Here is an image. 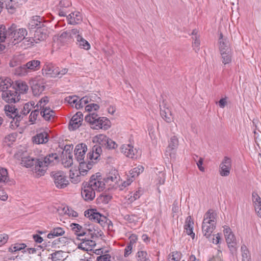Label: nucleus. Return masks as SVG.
<instances>
[{"label":"nucleus","mask_w":261,"mask_h":261,"mask_svg":"<svg viewBox=\"0 0 261 261\" xmlns=\"http://www.w3.org/2000/svg\"><path fill=\"white\" fill-rule=\"evenodd\" d=\"M111 256L109 254L100 255L97 257L96 261H111Z\"/></svg>","instance_id":"nucleus-64"},{"label":"nucleus","mask_w":261,"mask_h":261,"mask_svg":"<svg viewBox=\"0 0 261 261\" xmlns=\"http://www.w3.org/2000/svg\"><path fill=\"white\" fill-rule=\"evenodd\" d=\"M89 97L84 96L79 100H77V103L75 104V108L80 109L84 107V106L89 102Z\"/></svg>","instance_id":"nucleus-55"},{"label":"nucleus","mask_w":261,"mask_h":261,"mask_svg":"<svg viewBox=\"0 0 261 261\" xmlns=\"http://www.w3.org/2000/svg\"><path fill=\"white\" fill-rule=\"evenodd\" d=\"M88 233L87 236L90 239L98 238L102 234V231L98 227H95L92 225H88Z\"/></svg>","instance_id":"nucleus-27"},{"label":"nucleus","mask_w":261,"mask_h":261,"mask_svg":"<svg viewBox=\"0 0 261 261\" xmlns=\"http://www.w3.org/2000/svg\"><path fill=\"white\" fill-rule=\"evenodd\" d=\"M67 19L69 24L74 25L82 21L83 16L80 12L74 11L67 16Z\"/></svg>","instance_id":"nucleus-23"},{"label":"nucleus","mask_w":261,"mask_h":261,"mask_svg":"<svg viewBox=\"0 0 261 261\" xmlns=\"http://www.w3.org/2000/svg\"><path fill=\"white\" fill-rule=\"evenodd\" d=\"M81 195L85 201H91L95 197V191L84 183L82 188Z\"/></svg>","instance_id":"nucleus-18"},{"label":"nucleus","mask_w":261,"mask_h":261,"mask_svg":"<svg viewBox=\"0 0 261 261\" xmlns=\"http://www.w3.org/2000/svg\"><path fill=\"white\" fill-rule=\"evenodd\" d=\"M34 143L36 144H44L48 141V135L45 132L37 134L32 138Z\"/></svg>","instance_id":"nucleus-25"},{"label":"nucleus","mask_w":261,"mask_h":261,"mask_svg":"<svg viewBox=\"0 0 261 261\" xmlns=\"http://www.w3.org/2000/svg\"><path fill=\"white\" fill-rule=\"evenodd\" d=\"M120 150L122 153L129 158L135 159L137 157L138 151L132 145L123 144L120 147Z\"/></svg>","instance_id":"nucleus-15"},{"label":"nucleus","mask_w":261,"mask_h":261,"mask_svg":"<svg viewBox=\"0 0 261 261\" xmlns=\"http://www.w3.org/2000/svg\"><path fill=\"white\" fill-rule=\"evenodd\" d=\"M26 245L23 243L21 244H15L12 245L9 249V251L11 252H15L24 249L26 247Z\"/></svg>","instance_id":"nucleus-50"},{"label":"nucleus","mask_w":261,"mask_h":261,"mask_svg":"<svg viewBox=\"0 0 261 261\" xmlns=\"http://www.w3.org/2000/svg\"><path fill=\"white\" fill-rule=\"evenodd\" d=\"M117 147L116 143L112 139L108 138L105 147L108 149H115Z\"/></svg>","instance_id":"nucleus-59"},{"label":"nucleus","mask_w":261,"mask_h":261,"mask_svg":"<svg viewBox=\"0 0 261 261\" xmlns=\"http://www.w3.org/2000/svg\"><path fill=\"white\" fill-rule=\"evenodd\" d=\"M193 225L194 222L191 216H188L186 220L185 225V229L187 234L191 237L193 239L195 237V233L193 232Z\"/></svg>","instance_id":"nucleus-29"},{"label":"nucleus","mask_w":261,"mask_h":261,"mask_svg":"<svg viewBox=\"0 0 261 261\" xmlns=\"http://www.w3.org/2000/svg\"><path fill=\"white\" fill-rule=\"evenodd\" d=\"M48 98L47 97H44L38 101L36 106V107L39 108L40 110L41 109H44V108L46 107V105L47 103H48Z\"/></svg>","instance_id":"nucleus-53"},{"label":"nucleus","mask_w":261,"mask_h":261,"mask_svg":"<svg viewBox=\"0 0 261 261\" xmlns=\"http://www.w3.org/2000/svg\"><path fill=\"white\" fill-rule=\"evenodd\" d=\"M96 138L97 142L99 144L98 145L105 147L108 137L103 134H99L96 136Z\"/></svg>","instance_id":"nucleus-52"},{"label":"nucleus","mask_w":261,"mask_h":261,"mask_svg":"<svg viewBox=\"0 0 261 261\" xmlns=\"http://www.w3.org/2000/svg\"><path fill=\"white\" fill-rule=\"evenodd\" d=\"M223 232L230 250L231 251H236L237 241L230 228L226 225L223 226Z\"/></svg>","instance_id":"nucleus-9"},{"label":"nucleus","mask_w":261,"mask_h":261,"mask_svg":"<svg viewBox=\"0 0 261 261\" xmlns=\"http://www.w3.org/2000/svg\"><path fill=\"white\" fill-rule=\"evenodd\" d=\"M194 36L192 37V39L194 40L193 42V47H194L195 51L199 50V46L200 45V36L197 35V34H193Z\"/></svg>","instance_id":"nucleus-51"},{"label":"nucleus","mask_w":261,"mask_h":261,"mask_svg":"<svg viewBox=\"0 0 261 261\" xmlns=\"http://www.w3.org/2000/svg\"><path fill=\"white\" fill-rule=\"evenodd\" d=\"M99 108V106L97 104L92 103L87 105L85 107V110L88 112H92L93 110L96 111L98 110Z\"/></svg>","instance_id":"nucleus-61"},{"label":"nucleus","mask_w":261,"mask_h":261,"mask_svg":"<svg viewBox=\"0 0 261 261\" xmlns=\"http://www.w3.org/2000/svg\"><path fill=\"white\" fill-rule=\"evenodd\" d=\"M82 240L83 242L78 245L77 248L84 251H89L92 249V248L96 246V243L94 241L90 240L89 237L87 239H79Z\"/></svg>","instance_id":"nucleus-22"},{"label":"nucleus","mask_w":261,"mask_h":261,"mask_svg":"<svg viewBox=\"0 0 261 261\" xmlns=\"http://www.w3.org/2000/svg\"><path fill=\"white\" fill-rule=\"evenodd\" d=\"M9 180L7 170L4 168H0V184H5Z\"/></svg>","instance_id":"nucleus-44"},{"label":"nucleus","mask_w":261,"mask_h":261,"mask_svg":"<svg viewBox=\"0 0 261 261\" xmlns=\"http://www.w3.org/2000/svg\"><path fill=\"white\" fill-rule=\"evenodd\" d=\"M31 88L34 95H39L45 89L43 80L35 78L31 82Z\"/></svg>","instance_id":"nucleus-14"},{"label":"nucleus","mask_w":261,"mask_h":261,"mask_svg":"<svg viewBox=\"0 0 261 261\" xmlns=\"http://www.w3.org/2000/svg\"><path fill=\"white\" fill-rule=\"evenodd\" d=\"M58 67L55 66L52 63H46L43 66L42 71L44 75L51 77H56L58 76L59 71Z\"/></svg>","instance_id":"nucleus-13"},{"label":"nucleus","mask_w":261,"mask_h":261,"mask_svg":"<svg viewBox=\"0 0 261 261\" xmlns=\"http://www.w3.org/2000/svg\"><path fill=\"white\" fill-rule=\"evenodd\" d=\"M216 214L213 211L208 210L204 215L202 225V233L206 238L211 237V234L216 227Z\"/></svg>","instance_id":"nucleus-2"},{"label":"nucleus","mask_w":261,"mask_h":261,"mask_svg":"<svg viewBox=\"0 0 261 261\" xmlns=\"http://www.w3.org/2000/svg\"><path fill=\"white\" fill-rule=\"evenodd\" d=\"M42 18L39 16L32 17L28 25V29L30 32L35 33H45L49 32L47 27L44 25L42 21Z\"/></svg>","instance_id":"nucleus-4"},{"label":"nucleus","mask_w":261,"mask_h":261,"mask_svg":"<svg viewBox=\"0 0 261 261\" xmlns=\"http://www.w3.org/2000/svg\"><path fill=\"white\" fill-rule=\"evenodd\" d=\"M173 117L170 110L168 108L164 109V120L169 123L172 121Z\"/></svg>","instance_id":"nucleus-56"},{"label":"nucleus","mask_w":261,"mask_h":261,"mask_svg":"<svg viewBox=\"0 0 261 261\" xmlns=\"http://www.w3.org/2000/svg\"><path fill=\"white\" fill-rule=\"evenodd\" d=\"M2 97L8 103H16L20 99V94L14 87H11L6 91H3Z\"/></svg>","instance_id":"nucleus-10"},{"label":"nucleus","mask_w":261,"mask_h":261,"mask_svg":"<svg viewBox=\"0 0 261 261\" xmlns=\"http://www.w3.org/2000/svg\"><path fill=\"white\" fill-rule=\"evenodd\" d=\"M169 261H179L180 257L177 252H173L172 254H169Z\"/></svg>","instance_id":"nucleus-63"},{"label":"nucleus","mask_w":261,"mask_h":261,"mask_svg":"<svg viewBox=\"0 0 261 261\" xmlns=\"http://www.w3.org/2000/svg\"><path fill=\"white\" fill-rule=\"evenodd\" d=\"M242 261H251V257L250 251L245 245H243L241 248Z\"/></svg>","instance_id":"nucleus-40"},{"label":"nucleus","mask_w":261,"mask_h":261,"mask_svg":"<svg viewBox=\"0 0 261 261\" xmlns=\"http://www.w3.org/2000/svg\"><path fill=\"white\" fill-rule=\"evenodd\" d=\"M178 145V141L176 137L172 136L170 138L169 141V144L168 148L171 150H173L177 148Z\"/></svg>","instance_id":"nucleus-48"},{"label":"nucleus","mask_w":261,"mask_h":261,"mask_svg":"<svg viewBox=\"0 0 261 261\" xmlns=\"http://www.w3.org/2000/svg\"><path fill=\"white\" fill-rule=\"evenodd\" d=\"M77 41L79 42V45L83 49L89 50L90 48V45L89 43L83 37L78 34L76 36Z\"/></svg>","instance_id":"nucleus-41"},{"label":"nucleus","mask_w":261,"mask_h":261,"mask_svg":"<svg viewBox=\"0 0 261 261\" xmlns=\"http://www.w3.org/2000/svg\"><path fill=\"white\" fill-rule=\"evenodd\" d=\"M79 97L75 95L68 96L65 98V102L70 104L72 107L77 103Z\"/></svg>","instance_id":"nucleus-49"},{"label":"nucleus","mask_w":261,"mask_h":261,"mask_svg":"<svg viewBox=\"0 0 261 261\" xmlns=\"http://www.w3.org/2000/svg\"><path fill=\"white\" fill-rule=\"evenodd\" d=\"M155 172L158 177L156 178V186L159 193H161V190L160 189V186L163 184V180L162 178L163 177V172L162 171H159L158 168L156 169Z\"/></svg>","instance_id":"nucleus-43"},{"label":"nucleus","mask_w":261,"mask_h":261,"mask_svg":"<svg viewBox=\"0 0 261 261\" xmlns=\"http://www.w3.org/2000/svg\"><path fill=\"white\" fill-rule=\"evenodd\" d=\"M72 150V147L71 146L66 145L63 151V154L66 156V159H68L66 161L67 166H70L72 164V156L71 154Z\"/></svg>","instance_id":"nucleus-38"},{"label":"nucleus","mask_w":261,"mask_h":261,"mask_svg":"<svg viewBox=\"0 0 261 261\" xmlns=\"http://www.w3.org/2000/svg\"><path fill=\"white\" fill-rule=\"evenodd\" d=\"M39 114H40V110L39 108H37L36 109L31 112L29 116V121L31 122L32 123H34Z\"/></svg>","instance_id":"nucleus-54"},{"label":"nucleus","mask_w":261,"mask_h":261,"mask_svg":"<svg viewBox=\"0 0 261 261\" xmlns=\"http://www.w3.org/2000/svg\"><path fill=\"white\" fill-rule=\"evenodd\" d=\"M252 200L255 212L258 216L261 218V198L257 193L253 192L252 194Z\"/></svg>","instance_id":"nucleus-24"},{"label":"nucleus","mask_w":261,"mask_h":261,"mask_svg":"<svg viewBox=\"0 0 261 261\" xmlns=\"http://www.w3.org/2000/svg\"><path fill=\"white\" fill-rule=\"evenodd\" d=\"M71 3L67 0H62L58 5V9H64V8H68L71 6Z\"/></svg>","instance_id":"nucleus-60"},{"label":"nucleus","mask_w":261,"mask_h":261,"mask_svg":"<svg viewBox=\"0 0 261 261\" xmlns=\"http://www.w3.org/2000/svg\"><path fill=\"white\" fill-rule=\"evenodd\" d=\"M64 252L62 251H57L50 254L52 261H60L64 259L63 254Z\"/></svg>","instance_id":"nucleus-47"},{"label":"nucleus","mask_w":261,"mask_h":261,"mask_svg":"<svg viewBox=\"0 0 261 261\" xmlns=\"http://www.w3.org/2000/svg\"><path fill=\"white\" fill-rule=\"evenodd\" d=\"M85 184L95 192L103 191L105 188L106 185L99 173H97L96 175H92L89 181L85 182Z\"/></svg>","instance_id":"nucleus-6"},{"label":"nucleus","mask_w":261,"mask_h":261,"mask_svg":"<svg viewBox=\"0 0 261 261\" xmlns=\"http://www.w3.org/2000/svg\"><path fill=\"white\" fill-rule=\"evenodd\" d=\"M25 32H27L25 29L21 28L15 23H12L9 25L7 29L4 25H0V33H24Z\"/></svg>","instance_id":"nucleus-19"},{"label":"nucleus","mask_w":261,"mask_h":261,"mask_svg":"<svg viewBox=\"0 0 261 261\" xmlns=\"http://www.w3.org/2000/svg\"><path fill=\"white\" fill-rule=\"evenodd\" d=\"M40 115L46 121H50L54 119L55 116V112L49 107H45L44 109L40 110Z\"/></svg>","instance_id":"nucleus-26"},{"label":"nucleus","mask_w":261,"mask_h":261,"mask_svg":"<svg viewBox=\"0 0 261 261\" xmlns=\"http://www.w3.org/2000/svg\"><path fill=\"white\" fill-rule=\"evenodd\" d=\"M87 150V145L84 143H81L76 145L74 149V155L77 162H81L85 159Z\"/></svg>","instance_id":"nucleus-16"},{"label":"nucleus","mask_w":261,"mask_h":261,"mask_svg":"<svg viewBox=\"0 0 261 261\" xmlns=\"http://www.w3.org/2000/svg\"><path fill=\"white\" fill-rule=\"evenodd\" d=\"M5 111L6 115L12 119L11 123H14L16 126H18L20 121L22 119V116L18 115V110L12 106L7 105L5 106Z\"/></svg>","instance_id":"nucleus-8"},{"label":"nucleus","mask_w":261,"mask_h":261,"mask_svg":"<svg viewBox=\"0 0 261 261\" xmlns=\"http://www.w3.org/2000/svg\"><path fill=\"white\" fill-rule=\"evenodd\" d=\"M12 86L11 80L8 77H0V91L3 93L10 88Z\"/></svg>","instance_id":"nucleus-32"},{"label":"nucleus","mask_w":261,"mask_h":261,"mask_svg":"<svg viewBox=\"0 0 261 261\" xmlns=\"http://www.w3.org/2000/svg\"><path fill=\"white\" fill-rule=\"evenodd\" d=\"M46 34H0V41L7 42L8 44L15 45L22 41L25 46L33 45L43 40Z\"/></svg>","instance_id":"nucleus-1"},{"label":"nucleus","mask_w":261,"mask_h":261,"mask_svg":"<svg viewBox=\"0 0 261 261\" xmlns=\"http://www.w3.org/2000/svg\"><path fill=\"white\" fill-rule=\"evenodd\" d=\"M110 120L105 117H102L99 118L98 121H97V123L95 124V126L99 128L103 129H108L110 127Z\"/></svg>","instance_id":"nucleus-34"},{"label":"nucleus","mask_w":261,"mask_h":261,"mask_svg":"<svg viewBox=\"0 0 261 261\" xmlns=\"http://www.w3.org/2000/svg\"><path fill=\"white\" fill-rule=\"evenodd\" d=\"M78 162L79 163L80 173L83 175H84L87 173L86 162L85 161L84 159L83 161H81V162Z\"/></svg>","instance_id":"nucleus-57"},{"label":"nucleus","mask_w":261,"mask_h":261,"mask_svg":"<svg viewBox=\"0 0 261 261\" xmlns=\"http://www.w3.org/2000/svg\"><path fill=\"white\" fill-rule=\"evenodd\" d=\"M58 160V155L56 153H52L46 155L43 159H39V163L37 165V169L40 170L39 175H43L45 172L46 168L49 166L54 165Z\"/></svg>","instance_id":"nucleus-3"},{"label":"nucleus","mask_w":261,"mask_h":261,"mask_svg":"<svg viewBox=\"0 0 261 261\" xmlns=\"http://www.w3.org/2000/svg\"><path fill=\"white\" fill-rule=\"evenodd\" d=\"M144 171V167L142 166H138L134 168L129 171V174L132 178L138 176L141 173Z\"/></svg>","instance_id":"nucleus-45"},{"label":"nucleus","mask_w":261,"mask_h":261,"mask_svg":"<svg viewBox=\"0 0 261 261\" xmlns=\"http://www.w3.org/2000/svg\"><path fill=\"white\" fill-rule=\"evenodd\" d=\"M221 60L224 66L228 65L232 61V51L231 49H226L225 52L221 53Z\"/></svg>","instance_id":"nucleus-30"},{"label":"nucleus","mask_w":261,"mask_h":261,"mask_svg":"<svg viewBox=\"0 0 261 261\" xmlns=\"http://www.w3.org/2000/svg\"><path fill=\"white\" fill-rule=\"evenodd\" d=\"M26 67L27 66H25V64H24L22 66L16 68L14 72L15 74L20 76L27 75L29 72V69L26 68Z\"/></svg>","instance_id":"nucleus-42"},{"label":"nucleus","mask_w":261,"mask_h":261,"mask_svg":"<svg viewBox=\"0 0 261 261\" xmlns=\"http://www.w3.org/2000/svg\"><path fill=\"white\" fill-rule=\"evenodd\" d=\"M102 152V149L100 146L95 145L92 147V151L87 154V158L91 160H96L100 156Z\"/></svg>","instance_id":"nucleus-28"},{"label":"nucleus","mask_w":261,"mask_h":261,"mask_svg":"<svg viewBox=\"0 0 261 261\" xmlns=\"http://www.w3.org/2000/svg\"><path fill=\"white\" fill-rule=\"evenodd\" d=\"M83 114L81 112H77L72 116L69 124V130H74L79 127L83 120Z\"/></svg>","instance_id":"nucleus-17"},{"label":"nucleus","mask_w":261,"mask_h":261,"mask_svg":"<svg viewBox=\"0 0 261 261\" xmlns=\"http://www.w3.org/2000/svg\"><path fill=\"white\" fill-rule=\"evenodd\" d=\"M120 179L118 171L115 169H112L107 174L106 177L103 179L105 184L115 187Z\"/></svg>","instance_id":"nucleus-11"},{"label":"nucleus","mask_w":261,"mask_h":261,"mask_svg":"<svg viewBox=\"0 0 261 261\" xmlns=\"http://www.w3.org/2000/svg\"><path fill=\"white\" fill-rule=\"evenodd\" d=\"M219 50L220 52H225L226 49H231L228 40L226 38H224L223 34H220L219 38Z\"/></svg>","instance_id":"nucleus-31"},{"label":"nucleus","mask_w":261,"mask_h":261,"mask_svg":"<svg viewBox=\"0 0 261 261\" xmlns=\"http://www.w3.org/2000/svg\"><path fill=\"white\" fill-rule=\"evenodd\" d=\"M84 215L86 217L89 218V220L97 222L103 226H105V223L108 220L106 217L100 214L96 210L94 209L86 210L84 212Z\"/></svg>","instance_id":"nucleus-7"},{"label":"nucleus","mask_w":261,"mask_h":261,"mask_svg":"<svg viewBox=\"0 0 261 261\" xmlns=\"http://www.w3.org/2000/svg\"><path fill=\"white\" fill-rule=\"evenodd\" d=\"M34 104L35 103L34 102H27L24 104L22 109L18 110V115H21L23 118V117L29 114L32 108H34Z\"/></svg>","instance_id":"nucleus-33"},{"label":"nucleus","mask_w":261,"mask_h":261,"mask_svg":"<svg viewBox=\"0 0 261 261\" xmlns=\"http://www.w3.org/2000/svg\"><path fill=\"white\" fill-rule=\"evenodd\" d=\"M39 163V159H35L30 156L22 158L21 164L27 168L32 167L34 166V170L38 174L40 173V170L37 169V165Z\"/></svg>","instance_id":"nucleus-20"},{"label":"nucleus","mask_w":261,"mask_h":261,"mask_svg":"<svg viewBox=\"0 0 261 261\" xmlns=\"http://www.w3.org/2000/svg\"><path fill=\"white\" fill-rule=\"evenodd\" d=\"M50 175L53 178L56 187L58 189H64L69 184L67 176L62 171H53Z\"/></svg>","instance_id":"nucleus-5"},{"label":"nucleus","mask_w":261,"mask_h":261,"mask_svg":"<svg viewBox=\"0 0 261 261\" xmlns=\"http://www.w3.org/2000/svg\"><path fill=\"white\" fill-rule=\"evenodd\" d=\"M13 87L16 89V91H18L19 93H25L28 90V86L25 82L22 81H17Z\"/></svg>","instance_id":"nucleus-35"},{"label":"nucleus","mask_w":261,"mask_h":261,"mask_svg":"<svg viewBox=\"0 0 261 261\" xmlns=\"http://www.w3.org/2000/svg\"><path fill=\"white\" fill-rule=\"evenodd\" d=\"M231 168L230 158L225 156L219 166V173L222 176H227L230 174Z\"/></svg>","instance_id":"nucleus-12"},{"label":"nucleus","mask_w":261,"mask_h":261,"mask_svg":"<svg viewBox=\"0 0 261 261\" xmlns=\"http://www.w3.org/2000/svg\"><path fill=\"white\" fill-rule=\"evenodd\" d=\"M5 184H0V200L2 201H6L8 196L4 189L3 188Z\"/></svg>","instance_id":"nucleus-58"},{"label":"nucleus","mask_w":261,"mask_h":261,"mask_svg":"<svg viewBox=\"0 0 261 261\" xmlns=\"http://www.w3.org/2000/svg\"><path fill=\"white\" fill-rule=\"evenodd\" d=\"M210 241L212 242L213 243L215 244H219L220 240L221 239V236L220 234L218 233L216 234L211 235V237L208 238Z\"/></svg>","instance_id":"nucleus-62"},{"label":"nucleus","mask_w":261,"mask_h":261,"mask_svg":"<svg viewBox=\"0 0 261 261\" xmlns=\"http://www.w3.org/2000/svg\"><path fill=\"white\" fill-rule=\"evenodd\" d=\"M65 233V231L63 228L57 227L52 229L50 232L47 234L48 239H53L55 237L62 236Z\"/></svg>","instance_id":"nucleus-37"},{"label":"nucleus","mask_w":261,"mask_h":261,"mask_svg":"<svg viewBox=\"0 0 261 261\" xmlns=\"http://www.w3.org/2000/svg\"><path fill=\"white\" fill-rule=\"evenodd\" d=\"M137 258L138 261H148L149 256L145 251H139L137 252Z\"/></svg>","instance_id":"nucleus-46"},{"label":"nucleus","mask_w":261,"mask_h":261,"mask_svg":"<svg viewBox=\"0 0 261 261\" xmlns=\"http://www.w3.org/2000/svg\"><path fill=\"white\" fill-rule=\"evenodd\" d=\"M40 62L39 60H33L28 62L25 64L26 68L29 69V73L32 71H37L40 68Z\"/></svg>","instance_id":"nucleus-36"},{"label":"nucleus","mask_w":261,"mask_h":261,"mask_svg":"<svg viewBox=\"0 0 261 261\" xmlns=\"http://www.w3.org/2000/svg\"><path fill=\"white\" fill-rule=\"evenodd\" d=\"M100 117L95 112H93L85 116V121L91 124L95 125L98 121Z\"/></svg>","instance_id":"nucleus-39"},{"label":"nucleus","mask_w":261,"mask_h":261,"mask_svg":"<svg viewBox=\"0 0 261 261\" xmlns=\"http://www.w3.org/2000/svg\"><path fill=\"white\" fill-rule=\"evenodd\" d=\"M71 229L74 232V234L78 237H83L87 235L88 225H85L83 227L80 224L77 223H71L70 224Z\"/></svg>","instance_id":"nucleus-21"}]
</instances>
